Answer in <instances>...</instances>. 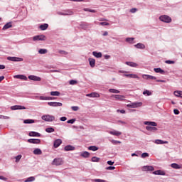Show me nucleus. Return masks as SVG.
I'll use <instances>...</instances> for the list:
<instances>
[{
	"label": "nucleus",
	"instance_id": "nucleus-36",
	"mask_svg": "<svg viewBox=\"0 0 182 182\" xmlns=\"http://www.w3.org/2000/svg\"><path fill=\"white\" fill-rule=\"evenodd\" d=\"M88 150H91V151H97V150H99V147L96 146H90L88 147Z\"/></svg>",
	"mask_w": 182,
	"mask_h": 182
},
{
	"label": "nucleus",
	"instance_id": "nucleus-1",
	"mask_svg": "<svg viewBox=\"0 0 182 182\" xmlns=\"http://www.w3.org/2000/svg\"><path fill=\"white\" fill-rule=\"evenodd\" d=\"M144 124H145L146 127V130L148 132H151L152 133H154L155 132H157L158 129L157 127V124L156 122H151V121H145L144 122Z\"/></svg>",
	"mask_w": 182,
	"mask_h": 182
},
{
	"label": "nucleus",
	"instance_id": "nucleus-25",
	"mask_svg": "<svg viewBox=\"0 0 182 182\" xmlns=\"http://www.w3.org/2000/svg\"><path fill=\"white\" fill-rule=\"evenodd\" d=\"M125 63L131 68H137V66H139V65L134 62L127 61Z\"/></svg>",
	"mask_w": 182,
	"mask_h": 182
},
{
	"label": "nucleus",
	"instance_id": "nucleus-50",
	"mask_svg": "<svg viewBox=\"0 0 182 182\" xmlns=\"http://www.w3.org/2000/svg\"><path fill=\"white\" fill-rule=\"evenodd\" d=\"M99 25H101L102 26H109V23L107 22H100Z\"/></svg>",
	"mask_w": 182,
	"mask_h": 182
},
{
	"label": "nucleus",
	"instance_id": "nucleus-58",
	"mask_svg": "<svg viewBox=\"0 0 182 182\" xmlns=\"http://www.w3.org/2000/svg\"><path fill=\"white\" fill-rule=\"evenodd\" d=\"M60 120L61 122H66V120H68V118L66 117H62L60 118Z\"/></svg>",
	"mask_w": 182,
	"mask_h": 182
},
{
	"label": "nucleus",
	"instance_id": "nucleus-21",
	"mask_svg": "<svg viewBox=\"0 0 182 182\" xmlns=\"http://www.w3.org/2000/svg\"><path fill=\"white\" fill-rule=\"evenodd\" d=\"M28 135L30 137H41V134L36 132H30Z\"/></svg>",
	"mask_w": 182,
	"mask_h": 182
},
{
	"label": "nucleus",
	"instance_id": "nucleus-17",
	"mask_svg": "<svg viewBox=\"0 0 182 182\" xmlns=\"http://www.w3.org/2000/svg\"><path fill=\"white\" fill-rule=\"evenodd\" d=\"M61 144H62V139H58L54 141L53 146L55 149H58V147H59V146H60Z\"/></svg>",
	"mask_w": 182,
	"mask_h": 182
},
{
	"label": "nucleus",
	"instance_id": "nucleus-53",
	"mask_svg": "<svg viewBox=\"0 0 182 182\" xmlns=\"http://www.w3.org/2000/svg\"><path fill=\"white\" fill-rule=\"evenodd\" d=\"M72 110H73V112H77V110H79V107L77 106H73L71 107Z\"/></svg>",
	"mask_w": 182,
	"mask_h": 182
},
{
	"label": "nucleus",
	"instance_id": "nucleus-43",
	"mask_svg": "<svg viewBox=\"0 0 182 182\" xmlns=\"http://www.w3.org/2000/svg\"><path fill=\"white\" fill-rule=\"evenodd\" d=\"M143 95H146V96H151L152 93H151V92H150V90H146L143 92Z\"/></svg>",
	"mask_w": 182,
	"mask_h": 182
},
{
	"label": "nucleus",
	"instance_id": "nucleus-49",
	"mask_svg": "<svg viewBox=\"0 0 182 182\" xmlns=\"http://www.w3.org/2000/svg\"><path fill=\"white\" fill-rule=\"evenodd\" d=\"M21 159H22V155H18L15 157L16 159V163H18L19 160H21Z\"/></svg>",
	"mask_w": 182,
	"mask_h": 182
},
{
	"label": "nucleus",
	"instance_id": "nucleus-15",
	"mask_svg": "<svg viewBox=\"0 0 182 182\" xmlns=\"http://www.w3.org/2000/svg\"><path fill=\"white\" fill-rule=\"evenodd\" d=\"M112 97H115V100H119L120 102L126 100V97H124V95H112Z\"/></svg>",
	"mask_w": 182,
	"mask_h": 182
},
{
	"label": "nucleus",
	"instance_id": "nucleus-48",
	"mask_svg": "<svg viewBox=\"0 0 182 182\" xmlns=\"http://www.w3.org/2000/svg\"><path fill=\"white\" fill-rule=\"evenodd\" d=\"M76 122V119H71L67 121V123L70 124H73Z\"/></svg>",
	"mask_w": 182,
	"mask_h": 182
},
{
	"label": "nucleus",
	"instance_id": "nucleus-51",
	"mask_svg": "<svg viewBox=\"0 0 182 182\" xmlns=\"http://www.w3.org/2000/svg\"><path fill=\"white\" fill-rule=\"evenodd\" d=\"M149 153L147 152H144L142 154H141V158L142 159H146V157H149Z\"/></svg>",
	"mask_w": 182,
	"mask_h": 182
},
{
	"label": "nucleus",
	"instance_id": "nucleus-33",
	"mask_svg": "<svg viewBox=\"0 0 182 182\" xmlns=\"http://www.w3.org/2000/svg\"><path fill=\"white\" fill-rule=\"evenodd\" d=\"M171 167H172V168H175L176 170H180V168H181V166L176 163L171 164Z\"/></svg>",
	"mask_w": 182,
	"mask_h": 182
},
{
	"label": "nucleus",
	"instance_id": "nucleus-39",
	"mask_svg": "<svg viewBox=\"0 0 182 182\" xmlns=\"http://www.w3.org/2000/svg\"><path fill=\"white\" fill-rule=\"evenodd\" d=\"M38 53H40V55H45L46 53H48V50L45 49V48H41L38 50Z\"/></svg>",
	"mask_w": 182,
	"mask_h": 182
},
{
	"label": "nucleus",
	"instance_id": "nucleus-30",
	"mask_svg": "<svg viewBox=\"0 0 182 182\" xmlns=\"http://www.w3.org/2000/svg\"><path fill=\"white\" fill-rule=\"evenodd\" d=\"M9 28H12V23L11 22H9L7 23H6L4 27H3V31H6V29H9Z\"/></svg>",
	"mask_w": 182,
	"mask_h": 182
},
{
	"label": "nucleus",
	"instance_id": "nucleus-44",
	"mask_svg": "<svg viewBox=\"0 0 182 182\" xmlns=\"http://www.w3.org/2000/svg\"><path fill=\"white\" fill-rule=\"evenodd\" d=\"M84 11L85 12H91L92 14H96V12H97L96 10H95V9H87V8L84 9Z\"/></svg>",
	"mask_w": 182,
	"mask_h": 182
},
{
	"label": "nucleus",
	"instance_id": "nucleus-11",
	"mask_svg": "<svg viewBox=\"0 0 182 182\" xmlns=\"http://www.w3.org/2000/svg\"><path fill=\"white\" fill-rule=\"evenodd\" d=\"M27 141L31 144H41V139H29Z\"/></svg>",
	"mask_w": 182,
	"mask_h": 182
},
{
	"label": "nucleus",
	"instance_id": "nucleus-38",
	"mask_svg": "<svg viewBox=\"0 0 182 182\" xmlns=\"http://www.w3.org/2000/svg\"><path fill=\"white\" fill-rule=\"evenodd\" d=\"M23 123H25V124H32V123H35V120H33V119H25L23 121Z\"/></svg>",
	"mask_w": 182,
	"mask_h": 182
},
{
	"label": "nucleus",
	"instance_id": "nucleus-27",
	"mask_svg": "<svg viewBox=\"0 0 182 182\" xmlns=\"http://www.w3.org/2000/svg\"><path fill=\"white\" fill-rule=\"evenodd\" d=\"M88 61L90 63V66H91L92 68H95L96 65V60H95L94 58H89Z\"/></svg>",
	"mask_w": 182,
	"mask_h": 182
},
{
	"label": "nucleus",
	"instance_id": "nucleus-14",
	"mask_svg": "<svg viewBox=\"0 0 182 182\" xmlns=\"http://www.w3.org/2000/svg\"><path fill=\"white\" fill-rule=\"evenodd\" d=\"M142 171H154V167L153 166H144Z\"/></svg>",
	"mask_w": 182,
	"mask_h": 182
},
{
	"label": "nucleus",
	"instance_id": "nucleus-60",
	"mask_svg": "<svg viewBox=\"0 0 182 182\" xmlns=\"http://www.w3.org/2000/svg\"><path fill=\"white\" fill-rule=\"evenodd\" d=\"M116 167L114 166H108L106 168V170H114Z\"/></svg>",
	"mask_w": 182,
	"mask_h": 182
},
{
	"label": "nucleus",
	"instance_id": "nucleus-45",
	"mask_svg": "<svg viewBox=\"0 0 182 182\" xmlns=\"http://www.w3.org/2000/svg\"><path fill=\"white\" fill-rule=\"evenodd\" d=\"M109 93H120V91L119 90L111 88L109 90Z\"/></svg>",
	"mask_w": 182,
	"mask_h": 182
},
{
	"label": "nucleus",
	"instance_id": "nucleus-20",
	"mask_svg": "<svg viewBox=\"0 0 182 182\" xmlns=\"http://www.w3.org/2000/svg\"><path fill=\"white\" fill-rule=\"evenodd\" d=\"M108 133L112 136H122V132L117 130L109 131Z\"/></svg>",
	"mask_w": 182,
	"mask_h": 182
},
{
	"label": "nucleus",
	"instance_id": "nucleus-2",
	"mask_svg": "<svg viewBox=\"0 0 182 182\" xmlns=\"http://www.w3.org/2000/svg\"><path fill=\"white\" fill-rule=\"evenodd\" d=\"M143 106V102H132L127 105V107H130L131 109H136L137 107H141Z\"/></svg>",
	"mask_w": 182,
	"mask_h": 182
},
{
	"label": "nucleus",
	"instance_id": "nucleus-55",
	"mask_svg": "<svg viewBox=\"0 0 182 182\" xmlns=\"http://www.w3.org/2000/svg\"><path fill=\"white\" fill-rule=\"evenodd\" d=\"M76 83H77V81L75 80H70V85H76Z\"/></svg>",
	"mask_w": 182,
	"mask_h": 182
},
{
	"label": "nucleus",
	"instance_id": "nucleus-32",
	"mask_svg": "<svg viewBox=\"0 0 182 182\" xmlns=\"http://www.w3.org/2000/svg\"><path fill=\"white\" fill-rule=\"evenodd\" d=\"M33 154H36V156H41V154H42V150H41V149L36 148L33 150Z\"/></svg>",
	"mask_w": 182,
	"mask_h": 182
},
{
	"label": "nucleus",
	"instance_id": "nucleus-41",
	"mask_svg": "<svg viewBox=\"0 0 182 182\" xmlns=\"http://www.w3.org/2000/svg\"><path fill=\"white\" fill-rule=\"evenodd\" d=\"M91 161H92L93 163H99V161H100V158L93 156L91 159Z\"/></svg>",
	"mask_w": 182,
	"mask_h": 182
},
{
	"label": "nucleus",
	"instance_id": "nucleus-18",
	"mask_svg": "<svg viewBox=\"0 0 182 182\" xmlns=\"http://www.w3.org/2000/svg\"><path fill=\"white\" fill-rule=\"evenodd\" d=\"M15 79H21V80H28V77L23 75H14Z\"/></svg>",
	"mask_w": 182,
	"mask_h": 182
},
{
	"label": "nucleus",
	"instance_id": "nucleus-24",
	"mask_svg": "<svg viewBox=\"0 0 182 182\" xmlns=\"http://www.w3.org/2000/svg\"><path fill=\"white\" fill-rule=\"evenodd\" d=\"M154 143H155L156 144H168V141H163V140H161V139H156V140L154 141Z\"/></svg>",
	"mask_w": 182,
	"mask_h": 182
},
{
	"label": "nucleus",
	"instance_id": "nucleus-23",
	"mask_svg": "<svg viewBox=\"0 0 182 182\" xmlns=\"http://www.w3.org/2000/svg\"><path fill=\"white\" fill-rule=\"evenodd\" d=\"M154 70L156 73H160L161 75H166V71H164L163 69L160 68H154Z\"/></svg>",
	"mask_w": 182,
	"mask_h": 182
},
{
	"label": "nucleus",
	"instance_id": "nucleus-9",
	"mask_svg": "<svg viewBox=\"0 0 182 182\" xmlns=\"http://www.w3.org/2000/svg\"><path fill=\"white\" fill-rule=\"evenodd\" d=\"M58 15H63V16H66L68 15H73V11L67 10L64 11H58L57 12Z\"/></svg>",
	"mask_w": 182,
	"mask_h": 182
},
{
	"label": "nucleus",
	"instance_id": "nucleus-34",
	"mask_svg": "<svg viewBox=\"0 0 182 182\" xmlns=\"http://www.w3.org/2000/svg\"><path fill=\"white\" fill-rule=\"evenodd\" d=\"M174 96H176V97H181L182 98V91L176 90L173 92Z\"/></svg>",
	"mask_w": 182,
	"mask_h": 182
},
{
	"label": "nucleus",
	"instance_id": "nucleus-62",
	"mask_svg": "<svg viewBox=\"0 0 182 182\" xmlns=\"http://www.w3.org/2000/svg\"><path fill=\"white\" fill-rule=\"evenodd\" d=\"M117 112L122 113V114H124V113H126V111L124 109H117Z\"/></svg>",
	"mask_w": 182,
	"mask_h": 182
},
{
	"label": "nucleus",
	"instance_id": "nucleus-22",
	"mask_svg": "<svg viewBox=\"0 0 182 182\" xmlns=\"http://www.w3.org/2000/svg\"><path fill=\"white\" fill-rule=\"evenodd\" d=\"M126 77H130L131 79H139V76L136 74H124Z\"/></svg>",
	"mask_w": 182,
	"mask_h": 182
},
{
	"label": "nucleus",
	"instance_id": "nucleus-31",
	"mask_svg": "<svg viewBox=\"0 0 182 182\" xmlns=\"http://www.w3.org/2000/svg\"><path fill=\"white\" fill-rule=\"evenodd\" d=\"M48 27H49V24L43 23V24L40 25L39 28L41 31H46V28H48Z\"/></svg>",
	"mask_w": 182,
	"mask_h": 182
},
{
	"label": "nucleus",
	"instance_id": "nucleus-4",
	"mask_svg": "<svg viewBox=\"0 0 182 182\" xmlns=\"http://www.w3.org/2000/svg\"><path fill=\"white\" fill-rule=\"evenodd\" d=\"M159 21L165 22V23H170L171 22V18L167 15L160 16Z\"/></svg>",
	"mask_w": 182,
	"mask_h": 182
},
{
	"label": "nucleus",
	"instance_id": "nucleus-26",
	"mask_svg": "<svg viewBox=\"0 0 182 182\" xmlns=\"http://www.w3.org/2000/svg\"><path fill=\"white\" fill-rule=\"evenodd\" d=\"M81 157H84V159H89V157L90 156V153H89L88 151H83L80 154Z\"/></svg>",
	"mask_w": 182,
	"mask_h": 182
},
{
	"label": "nucleus",
	"instance_id": "nucleus-63",
	"mask_svg": "<svg viewBox=\"0 0 182 182\" xmlns=\"http://www.w3.org/2000/svg\"><path fill=\"white\" fill-rule=\"evenodd\" d=\"M107 164L109 166H113V164H114V161H107Z\"/></svg>",
	"mask_w": 182,
	"mask_h": 182
},
{
	"label": "nucleus",
	"instance_id": "nucleus-56",
	"mask_svg": "<svg viewBox=\"0 0 182 182\" xmlns=\"http://www.w3.org/2000/svg\"><path fill=\"white\" fill-rule=\"evenodd\" d=\"M130 12H131L132 14H136V12H137V9L133 8V9H132L130 10Z\"/></svg>",
	"mask_w": 182,
	"mask_h": 182
},
{
	"label": "nucleus",
	"instance_id": "nucleus-40",
	"mask_svg": "<svg viewBox=\"0 0 182 182\" xmlns=\"http://www.w3.org/2000/svg\"><path fill=\"white\" fill-rule=\"evenodd\" d=\"M46 133H53L55 132V129L53 127H48L46 129Z\"/></svg>",
	"mask_w": 182,
	"mask_h": 182
},
{
	"label": "nucleus",
	"instance_id": "nucleus-5",
	"mask_svg": "<svg viewBox=\"0 0 182 182\" xmlns=\"http://www.w3.org/2000/svg\"><path fill=\"white\" fill-rule=\"evenodd\" d=\"M53 166H62L63 164V160L60 158L54 159L52 162Z\"/></svg>",
	"mask_w": 182,
	"mask_h": 182
},
{
	"label": "nucleus",
	"instance_id": "nucleus-52",
	"mask_svg": "<svg viewBox=\"0 0 182 182\" xmlns=\"http://www.w3.org/2000/svg\"><path fill=\"white\" fill-rule=\"evenodd\" d=\"M58 53H60V55H68V52L63 50H60L58 51Z\"/></svg>",
	"mask_w": 182,
	"mask_h": 182
},
{
	"label": "nucleus",
	"instance_id": "nucleus-19",
	"mask_svg": "<svg viewBox=\"0 0 182 182\" xmlns=\"http://www.w3.org/2000/svg\"><path fill=\"white\" fill-rule=\"evenodd\" d=\"M87 97H100V95L97 92H92L86 95Z\"/></svg>",
	"mask_w": 182,
	"mask_h": 182
},
{
	"label": "nucleus",
	"instance_id": "nucleus-46",
	"mask_svg": "<svg viewBox=\"0 0 182 182\" xmlns=\"http://www.w3.org/2000/svg\"><path fill=\"white\" fill-rule=\"evenodd\" d=\"M133 41H134V38H127L126 42H128V43H133Z\"/></svg>",
	"mask_w": 182,
	"mask_h": 182
},
{
	"label": "nucleus",
	"instance_id": "nucleus-29",
	"mask_svg": "<svg viewBox=\"0 0 182 182\" xmlns=\"http://www.w3.org/2000/svg\"><path fill=\"white\" fill-rule=\"evenodd\" d=\"M64 150L65 151H72L75 150V146H71V145H67L65 146Z\"/></svg>",
	"mask_w": 182,
	"mask_h": 182
},
{
	"label": "nucleus",
	"instance_id": "nucleus-57",
	"mask_svg": "<svg viewBox=\"0 0 182 182\" xmlns=\"http://www.w3.org/2000/svg\"><path fill=\"white\" fill-rule=\"evenodd\" d=\"M166 63H168V65H173V64H174V61L168 60L166 61Z\"/></svg>",
	"mask_w": 182,
	"mask_h": 182
},
{
	"label": "nucleus",
	"instance_id": "nucleus-13",
	"mask_svg": "<svg viewBox=\"0 0 182 182\" xmlns=\"http://www.w3.org/2000/svg\"><path fill=\"white\" fill-rule=\"evenodd\" d=\"M28 79L30 80H33L34 82H41L42 80V78H41V77H38L36 75H29Z\"/></svg>",
	"mask_w": 182,
	"mask_h": 182
},
{
	"label": "nucleus",
	"instance_id": "nucleus-35",
	"mask_svg": "<svg viewBox=\"0 0 182 182\" xmlns=\"http://www.w3.org/2000/svg\"><path fill=\"white\" fill-rule=\"evenodd\" d=\"M92 55L93 56H95V58H102V53L100 52H97V51H93L92 52Z\"/></svg>",
	"mask_w": 182,
	"mask_h": 182
},
{
	"label": "nucleus",
	"instance_id": "nucleus-3",
	"mask_svg": "<svg viewBox=\"0 0 182 182\" xmlns=\"http://www.w3.org/2000/svg\"><path fill=\"white\" fill-rule=\"evenodd\" d=\"M42 120L44 122H53L55 120V116L50 114H46L41 117Z\"/></svg>",
	"mask_w": 182,
	"mask_h": 182
},
{
	"label": "nucleus",
	"instance_id": "nucleus-10",
	"mask_svg": "<svg viewBox=\"0 0 182 182\" xmlns=\"http://www.w3.org/2000/svg\"><path fill=\"white\" fill-rule=\"evenodd\" d=\"M45 39H46V37L44 35H39L33 37V41H34V42L38 41H45Z\"/></svg>",
	"mask_w": 182,
	"mask_h": 182
},
{
	"label": "nucleus",
	"instance_id": "nucleus-7",
	"mask_svg": "<svg viewBox=\"0 0 182 182\" xmlns=\"http://www.w3.org/2000/svg\"><path fill=\"white\" fill-rule=\"evenodd\" d=\"M48 105L51 107H60L63 106V104L61 102H48Z\"/></svg>",
	"mask_w": 182,
	"mask_h": 182
},
{
	"label": "nucleus",
	"instance_id": "nucleus-64",
	"mask_svg": "<svg viewBox=\"0 0 182 182\" xmlns=\"http://www.w3.org/2000/svg\"><path fill=\"white\" fill-rule=\"evenodd\" d=\"M0 180H3V181H6V180H8V178L0 176Z\"/></svg>",
	"mask_w": 182,
	"mask_h": 182
},
{
	"label": "nucleus",
	"instance_id": "nucleus-8",
	"mask_svg": "<svg viewBox=\"0 0 182 182\" xmlns=\"http://www.w3.org/2000/svg\"><path fill=\"white\" fill-rule=\"evenodd\" d=\"M142 78L145 80H156L157 79V77L147 74L142 75Z\"/></svg>",
	"mask_w": 182,
	"mask_h": 182
},
{
	"label": "nucleus",
	"instance_id": "nucleus-59",
	"mask_svg": "<svg viewBox=\"0 0 182 182\" xmlns=\"http://www.w3.org/2000/svg\"><path fill=\"white\" fill-rule=\"evenodd\" d=\"M112 143H113V144H120V143H122L120 141H116V140H112Z\"/></svg>",
	"mask_w": 182,
	"mask_h": 182
},
{
	"label": "nucleus",
	"instance_id": "nucleus-54",
	"mask_svg": "<svg viewBox=\"0 0 182 182\" xmlns=\"http://www.w3.org/2000/svg\"><path fill=\"white\" fill-rule=\"evenodd\" d=\"M93 181L94 182H107L106 180H103V179H94Z\"/></svg>",
	"mask_w": 182,
	"mask_h": 182
},
{
	"label": "nucleus",
	"instance_id": "nucleus-61",
	"mask_svg": "<svg viewBox=\"0 0 182 182\" xmlns=\"http://www.w3.org/2000/svg\"><path fill=\"white\" fill-rule=\"evenodd\" d=\"M174 114H180V111L177 109H173Z\"/></svg>",
	"mask_w": 182,
	"mask_h": 182
},
{
	"label": "nucleus",
	"instance_id": "nucleus-12",
	"mask_svg": "<svg viewBox=\"0 0 182 182\" xmlns=\"http://www.w3.org/2000/svg\"><path fill=\"white\" fill-rule=\"evenodd\" d=\"M11 109L12 110H25V109H26V107H25V106H22V105H14V106H11Z\"/></svg>",
	"mask_w": 182,
	"mask_h": 182
},
{
	"label": "nucleus",
	"instance_id": "nucleus-28",
	"mask_svg": "<svg viewBox=\"0 0 182 182\" xmlns=\"http://www.w3.org/2000/svg\"><path fill=\"white\" fill-rule=\"evenodd\" d=\"M134 47L136 48V49H146V46L141 43L134 45Z\"/></svg>",
	"mask_w": 182,
	"mask_h": 182
},
{
	"label": "nucleus",
	"instance_id": "nucleus-42",
	"mask_svg": "<svg viewBox=\"0 0 182 182\" xmlns=\"http://www.w3.org/2000/svg\"><path fill=\"white\" fill-rule=\"evenodd\" d=\"M32 181H35V177L33 176L28 177L24 181V182H32Z\"/></svg>",
	"mask_w": 182,
	"mask_h": 182
},
{
	"label": "nucleus",
	"instance_id": "nucleus-47",
	"mask_svg": "<svg viewBox=\"0 0 182 182\" xmlns=\"http://www.w3.org/2000/svg\"><path fill=\"white\" fill-rule=\"evenodd\" d=\"M39 100H49V97L40 96L38 97Z\"/></svg>",
	"mask_w": 182,
	"mask_h": 182
},
{
	"label": "nucleus",
	"instance_id": "nucleus-16",
	"mask_svg": "<svg viewBox=\"0 0 182 182\" xmlns=\"http://www.w3.org/2000/svg\"><path fill=\"white\" fill-rule=\"evenodd\" d=\"M152 174H154L155 176H166V172L162 170H157L154 171Z\"/></svg>",
	"mask_w": 182,
	"mask_h": 182
},
{
	"label": "nucleus",
	"instance_id": "nucleus-37",
	"mask_svg": "<svg viewBox=\"0 0 182 182\" xmlns=\"http://www.w3.org/2000/svg\"><path fill=\"white\" fill-rule=\"evenodd\" d=\"M50 95V96H60V92L58 91H51Z\"/></svg>",
	"mask_w": 182,
	"mask_h": 182
},
{
	"label": "nucleus",
	"instance_id": "nucleus-6",
	"mask_svg": "<svg viewBox=\"0 0 182 182\" xmlns=\"http://www.w3.org/2000/svg\"><path fill=\"white\" fill-rule=\"evenodd\" d=\"M7 60H11V62H23V58L19 57H7Z\"/></svg>",
	"mask_w": 182,
	"mask_h": 182
}]
</instances>
